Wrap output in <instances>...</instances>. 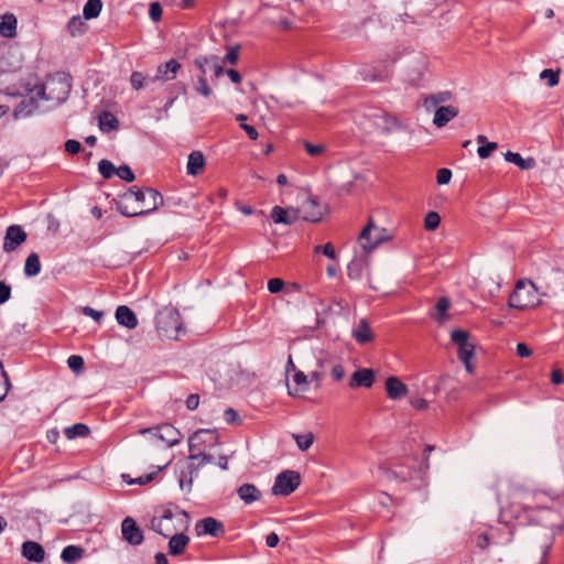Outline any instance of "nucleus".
I'll use <instances>...</instances> for the list:
<instances>
[{
	"instance_id": "nucleus-1",
	"label": "nucleus",
	"mask_w": 564,
	"mask_h": 564,
	"mask_svg": "<svg viewBox=\"0 0 564 564\" xmlns=\"http://www.w3.org/2000/svg\"><path fill=\"white\" fill-rule=\"evenodd\" d=\"M163 205L162 195L154 188L131 187L117 203L118 212L126 217L150 214Z\"/></svg>"
},
{
	"instance_id": "nucleus-2",
	"label": "nucleus",
	"mask_w": 564,
	"mask_h": 564,
	"mask_svg": "<svg viewBox=\"0 0 564 564\" xmlns=\"http://www.w3.org/2000/svg\"><path fill=\"white\" fill-rule=\"evenodd\" d=\"M156 513L151 519L150 528L164 538L189 528V514L175 503L170 502L162 506Z\"/></svg>"
},
{
	"instance_id": "nucleus-3",
	"label": "nucleus",
	"mask_w": 564,
	"mask_h": 564,
	"mask_svg": "<svg viewBox=\"0 0 564 564\" xmlns=\"http://www.w3.org/2000/svg\"><path fill=\"white\" fill-rule=\"evenodd\" d=\"M535 265L540 295L545 297L562 295L564 293V270L554 267L550 260H542Z\"/></svg>"
},
{
	"instance_id": "nucleus-4",
	"label": "nucleus",
	"mask_w": 564,
	"mask_h": 564,
	"mask_svg": "<svg viewBox=\"0 0 564 564\" xmlns=\"http://www.w3.org/2000/svg\"><path fill=\"white\" fill-rule=\"evenodd\" d=\"M540 293L539 283L535 284L527 279L519 280L509 296L508 305L520 311L533 308L541 304Z\"/></svg>"
},
{
	"instance_id": "nucleus-5",
	"label": "nucleus",
	"mask_w": 564,
	"mask_h": 564,
	"mask_svg": "<svg viewBox=\"0 0 564 564\" xmlns=\"http://www.w3.org/2000/svg\"><path fill=\"white\" fill-rule=\"evenodd\" d=\"M70 88L69 79L63 74H57L48 77L43 85L36 86L35 95L40 99L61 104L68 98Z\"/></svg>"
},
{
	"instance_id": "nucleus-6",
	"label": "nucleus",
	"mask_w": 564,
	"mask_h": 564,
	"mask_svg": "<svg viewBox=\"0 0 564 564\" xmlns=\"http://www.w3.org/2000/svg\"><path fill=\"white\" fill-rule=\"evenodd\" d=\"M155 327L161 336L177 339L182 329L180 312L171 306L162 308L155 316Z\"/></svg>"
},
{
	"instance_id": "nucleus-7",
	"label": "nucleus",
	"mask_w": 564,
	"mask_h": 564,
	"mask_svg": "<svg viewBox=\"0 0 564 564\" xmlns=\"http://www.w3.org/2000/svg\"><path fill=\"white\" fill-rule=\"evenodd\" d=\"M214 462V456L206 452H193L188 455L186 463V470H182L178 477L180 487L182 490L192 488L194 477L199 473V469Z\"/></svg>"
},
{
	"instance_id": "nucleus-8",
	"label": "nucleus",
	"mask_w": 564,
	"mask_h": 564,
	"mask_svg": "<svg viewBox=\"0 0 564 564\" xmlns=\"http://www.w3.org/2000/svg\"><path fill=\"white\" fill-rule=\"evenodd\" d=\"M452 341L458 348V359L464 364L466 370L471 373L474 366L471 359L475 355V344L469 340V334L463 329H454L451 334Z\"/></svg>"
},
{
	"instance_id": "nucleus-9",
	"label": "nucleus",
	"mask_w": 564,
	"mask_h": 564,
	"mask_svg": "<svg viewBox=\"0 0 564 564\" xmlns=\"http://www.w3.org/2000/svg\"><path fill=\"white\" fill-rule=\"evenodd\" d=\"M387 239H388V237L386 236V229L378 228L375 225V221L372 218H369L368 224L361 230V232L359 234V237H358L359 243L366 252L372 251L382 241H384Z\"/></svg>"
},
{
	"instance_id": "nucleus-10",
	"label": "nucleus",
	"mask_w": 564,
	"mask_h": 564,
	"mask_svg": "<svg viewBox=\"0 0 564 564\" xmlns=\"http://www.w3.org/2000/svg\"><path fill=\"white\" fill-rule=\"evenodd\" d=\"M139 434H155L156 440L164 443L166 447H173L182 441L181 432L169 423L142 429L139 431Z\"/></svg>"
},
{
	"instance_id": "nucleus-11",
	"label": "nucleus",
	"mask_w": 564,
	"mask_h": 564,
	"mask_svg": "<svg viewBox=\"0 0 564 564\" xmlns=\"http://www.w3.org/2000/svg\"><path fill=\"white\" fill-rule=\"evenodd\" d=\"M301 484V477L297 471L284 470L280 473L274 480L272 494L275 496H289Z\"/></svg>"
},
{
	"instance_id": "nucleus-12",
	"label": "nucleus",
	"mask_w": 564,
	"mask_h": 564,
	"mask_svg": "<svg viewBox=\"0 0 564 564\" xmlns=\"http://www.w3.org/2000/svg\"><path fill=\"white\" fill-rule=\"evenodd\" d=\"M218 444V434L214 430H198L188 438L189 453L206 452Z\"/></svg>"
},
{
	"instance_id": "nucleus-13",
	"label": "nucleus",
	"mask_w": 564,
	"mask_h": 564,
	"mask_svg": "<svg viewBox=\"0 0 564 564\" xmlns=\"http://www.w3.org/2000/svg\"><path fill=\"white\" fill-rule=\"evenodd\" d=\"M121 534L124 541L134 546L140 545L144 540L142 530L131 517L124 518L121 522Z\"/></svg>"
},
{
	"instance_id": "nucleus-14",
	"label": "nucleus",
	"mask_w": 564,
	"mask_h": 564,
	"mask_svg": "<svg viewBox=\"0 0 564 564\" xmlns=\"http://www.w3.org/2000/svg\"><path fill=\"white\" fill-rule=\"evenodd\" d=\"M26 232L19 225H11L7 228L4 240H3V250L4 252H12L17 250L19 246H21L26 240Z\"/></svg>"
},
{
	"instance_id": "nucleus-15",
	"label": "nucleus",
	"mask_w": 564,
	"mask_h": 564,
	"mask_svg": "<svg viewBox=\"0 0 564 564\" xmlns=\"http://www.w3.org/2000/svg\"><path fill=\"white\" fill-rule=\"evenodd\" d=\"M296 209L300 210L302 219L311 223L321 221L324 214L318 202L312 197H307Z\"/></svg>"
},
{
	"instance_id": "nucleus-16",
	"label": "nucleus",
	"mask_w": 564,
	"mask_h": 564,
	"mask_svg": "<svg viewBox=\"0 0 564 564\" xmlns=\"http://www.w3.org/2000/svg\"><path fill=\"white\" fill-rule=\"evenodd\" d=\"M195 531L198 536H220L225 533L224 524L215 518L207 517L196 522Z\"/></svg>"
},
{
	"instance_id": "nucleus-17",
	"label": "nucleus",
	"mask_w": 564,
	"mask_h": 564,
	"mask_svg": "<svg viewBox=\"0 0 564 564\" xmlns=\"http://www.w3.org/2000/svg\"><path fill=\"white\" fill-rule=\"evenodd\" d=\"M271 219L275 224L293 225L300 218V210L294 207L283 208L281 206H274L271 210Z\"/></svg>"
},
{
	"instance_id": "nucleus-18",
	"label": "nucleus",
	"mask_w": 564,
	"mask_h": 564,
	"mask_svg": "<svg viewBox=\"0 0 564 564\" xmlns=\"http://www.w3.org/2000/svg\"><path fill=\"white\" fill-rule=\"evenodd\" d=\"M370 117L373 121V126L384 133L392 132L399 127L398 120L384 111H377Z\"/></svg>"
},
{
	"instance_id": "nucleus-19",
	"label": "nucleus",
	"mask_w": 564,
	"mask_h": 564,
	"mask_svg": "<svg viewBox=\"0 0 564 564\" xmlns=\"http://www.w3.org/2000/svg\"><path fill=\"white\" fill-rule=\"evenodd\" d=\"M459 113V110L455 106H441L437 109H435L434 118H433V124L437 128L445 127L452 119L457 117Z\"/></svg>"
},
{
	"instance_id": "nucleus-20",
	"label": "nucleus",
	"mask_w": 564,
	"mask_h": 564,
	"mask_svg": "<svg viewBox=\"0 0 564 564\" xmlns=\"http://www.w3.org/2000/svg\"><path fill=\"white\" fill-rule=\"evenodd\" d=\"M375 382V372L368 368H361L356 370L349 381L350 388H370Z\"/></svg>"
},
{
	"instance_id": "nucleus-21",
	"label": "nucleus",
	"mask_w": 564,
	"mask_h": 564,
	"mask_svg": "<svg viewBox=\"0 0 564 564\" xmlns=\"http://www.w3.org/2000/svg\"><path fill=\"white\" fill-rule=\"evenodd\" d=\"M181 69V64L175 59L161 64L156 68L154 80H172L176 77L177 72Z\"/></svg>"
},
{
	"instance_id": "nucleus-22",
	"label": "nucleus",
	"mask_w": 564,
	"mask_h": 564,
	"mask_svg": "<svg viewBox=\"0 0 564 564\" xmlns=\"http://www.w3.org/2000/svg\"><path fill=\"white\" fill-rule=\"evenodd\" d=\"M453 93L449 90L437 91L431 94L423 99V106L426 111L437 109L443 104H446L453 99Z\"/></svg>"
},
{
	"instance_id": "nucleus-23",
	"label": "nucleus",
	"mask_w": 564,
	"mask_h": 564,
	"mask_svg": "<svg viewBox=\"0 0 564 564\" xmlns=\"http://www.w3.org/2000/svg\"><path fill=\"white\" fill-rule=\"evenodd\" d=\"M22 555L31 562L40 563L44 561L45 551L40 543L26 541L22 544Z\"/></svg>"
},
{
	"instance_id": "nucleus-24",
	"label": "nucleus",
	"mask_w": 564,
	"mask_h": 564,
	"mask_svg": "<svg viewBox=\"0 0 564 564\" xmlns=\"http://www.w3.org/2000/svg\"><path fill=\"white\" fill-rule=\"evenodd\" d=\"M386 391L391 400H399L408 393V387L399 378L389 377L386 381Z\"/></svg>"
},
{
	"instance_id": "nucleus-25",
	"label": "nucleus",
	"mask_w": 564,
	"mask_h": 564,
	"mask_svg": "<svg viewBox=\"0 0 564 564\" xmlns=\"http://www.w3.org/2000/svg\"><path fill=\"white\" fill-rule=\"evenodd\" d=\"M116 319L118 324L133 329L138 326V318L134 312L126 305H120L116 310Z\"/></svg>"
},
{
	"instance_id": "nucleus-26",
	"label": "nucleus",
	"mask_w": 564,
	"mask_h": 564,
	"mask_svg": "<svg viewBox=\"0 0 564 564\" xmlns=\"http://www.w3.org/2000/svg\"><path fill=\"white\" fill-rule=\"evenodd\" d=\"M39 104L35 97H26L20 101L13 111L14 119H24L32 116L37 109Z\"/></svg>"
},
{
	"instance_id": "nucleus-27",
	"label": "nucleus",
	"mask_w": 564,
	"mask_h": 564,
	"mask_svg": "<svg viewBox=\"0 0 564 564\" xmlns=\"http://www.w3.org/2000/svg\"><path fill=\"white\" fill-rule=\"evenodd\" d=\"M18 20L13 13H4L0 17V34L12 39L17 35Z\"/></svg>"
},
{
	"instance_id": "nucleus-28",
	"label": "nucleus",
	"mask_w": 564,
	"mask_h": 564,
	"mask_svg": "<svg viewBox=\"0 0 564 564\" xmlns=\"http://www.w3.org/2000/svg\"><path fill=\"white\" fill-rule=\"evenodd\" d=\"M237 495L246 505H251L261 498V491L252 484L240 486L237 489Z\"/></svg>"
},
{
	"instance_id": "nucleus-29",
	"label": "nucleus",
	"mask_w": 564,
	"mask_h": 564,
	"mask_svg": "<svg viewBox=\"0 0 564 564\" xmlns=\"http://www.w3.org/2000/svg\"><path fill=\"white\" fill-rule=\"evenodd\" d=\"M189 542V538L184 533H175L169 541V553L173 556L181 555Z\"/></svg>"
},
{
	"instance_id": "nucleus-30",
	"label": "nucleus",
	"mask_w": 564,
	"mask_h": 564,
	"mask_svg": "<svg viewBox=\"0 0 564 564\" xmlns=\"http://www.w3.org/2000/svg\"><path fill=\"white\" fill-rule=\"evenodd\" d=\"M204 166H205V158H204L203 153L200 151H193L188 155V160H187V165H186L187 174L196 176L199 173H202Z\"/></svg>"
},
{
	"instance_id": "nucleus-31",
	"label": "nucleus",
	"mask_w": 564,
	"mask_h": 564,
	"mask_svg": "<svg viewBox=\"0 0 564 564\" xmlns=\"http://www.w3.org/2000/svg\"><path fill=\"white\" fill-rule=\"evenodd\" d=\"M507 162L513 163L523 171L531 170L535 166V160L533 158L523 159L519 153L508 151L505 153Z\"/></svg>"
},
{
	"instance_id": "nucleus-32",
	"label": "nucleus",
	"mask_w": 564,
	"mask_h": 564,
	"mask_svg": "<svg viewBox=\"0 0 564 564\" xmlns=\"http://www.w3.org/2000/svg\"><path fill=\"white\" fill-rule=\"evenodd\" d=\"M352 337L358 344H367L373 339V334L366 319H361L356 329L352 330Z\"/></svg>"
},
{
	"instance_id": "nucleus-33",
	"label": "nucleus",
	"mask_w": 564,
	"mask_h": 564,
	"mask_svg": "<svg viewBox=\"0 0 564 564\" xmlns=\"http://www.w3.org/2000/svg\"><path fill=\"white\" fill-rule=\"evenodd\" d=\"M85 550L78 545H67L61 554L63 562L74 564L84 556Z\"/></svg>"
},
{
	"instance_id": "nucleus-34",
	"label": "nucleus",
	"mask_w": 564,
	"mask_h": 564,
	"mask_svg": "<svg viewBox=\"0 0 564 564\" xmlns=\"http://www.w3.org/2000/svg\"><path fill=\"white\" fill-rule=\"evenodd\" d=\"M451 307V301L442 296L437 300L435 305V313L432 314V317L438 323L444 324L447 321V311Z\"/></svg>"
},
{
	"instance_id": "nucleus-35",
	"label": "nucleus",
	"mask_w": 564,
	"mask_h": 564,
	"mask_svg": "<svg viewBox=\"0 0 564 564\" xmlns=\"http://www.w3.org/2000/svg\"><path fill=\"white\" fill-rule=\"evenodd\" d=\"M41 272V262L36 252H31L24 263V274L29 278L35 276Z\"/></svg>"
},
{
	"instance_id": "nucleus-36",
	"label": "nucleus",
	"mask_w": 564,
	"mask_h": 564,
	"mask_svg": "<svg viewBox=\"0 0 564 564\" xmlns=\"http://www.w3.org/2000/svg\"><path fill=\"white\" fill-rule=\"evenodd\" d=\"M119 127V121L115 115L109 111H102L99 115V128L104 132H110Z\"/></svg>"
},
{
	"instance_id": "nucleus-37",
	"label": "nucleus",
	"mask_w": 564,
	"mask_h": 564,
	"mask_svg": "<svg viewBox=\"0 0 564 564\" xmlns=\"http://www.w3.org/2000/svg\"><path fill=\"white\" fill-rule=\"evenodd\" d=\"M90 433L88 425L84 423H76L72 426L64 429V434L68 440H74L76 437H86Z\"/></svg>"
},
{
	"instance_id": "nucleus-38",
	"label": "nucleus",
	"mask_w": 564,
	"mask_h": 564,
	"mask_svg": "<svg viewBox=\"0 0 564 564\" xmlns=\"http://www.w3.org/2000/svg\"><path fill=\"white\" fill-rule=\"evenodd\" d=\"M102 9L101 0H88L83 9V15L86 20H91L100 14Z\"/></svg>"
},
{
	"instance_id": "nucleus-39",
	"label": "nucleus",
	"mask_w": 564,
	"mask_h": 564,
	"mask_svg": "<svg viewBox=\"0 0 564 564\" xmlns=\"http://www.w3.org/2000/svg\"><path fill=\"white\" fill-rule=\"evenodd\" d=\"M365 264H366V262L362 259H357V258L352 259L347 267L348 278L351 280L361 279Z\"/></svg>"
},
{
	"instance_id": "nucleus-40",
	"label": "nucleus",
	"mask_w": 564,
	"mask_h": 564,
	"mask_svg": "<svg viewBox=\"0 0 564 564\" xmlns=\"http://www.w3.org/2000/svg\"><path fill=\"white\" fill-rule=\"evenodd\" d=\"M150 82H154L153 78L145 76L141 72H133L130 76V84L133 89L140 90L145 87Z\"/></svg>"
},
{
	"instance_id": "nucleus-41",
	"label": "nucleus",
	"mask_w": 564,
	"mask_h": 564,
	"mask_svg": "<svg viewBox=\"0 0 564 564\" xmlns=\"http://www.w3.org/2000/svg\"><path fill=\"white\" fill-rule=\"evenodd\" d=\"M293 437L301 451H307L314 442V435L312 433L295 434Z\"/></svg>"
},
{
	"instance_id": "nucleus-42",
	"label": "nucleus",
	"mask_w": 564,
	"mask_h": 564,
	"mask_svg": "<svg viewBox=\"0 0 564 564\" xmlns=\"http://www.w3.org/2000/svg\"><path fill=\"white\" fill-rule=\"evenodd\" d=\"M116 166L113 165L112 162H110L109 160H101L99 163H98V171L99 173L102 175L104 178H111L115 174H116Z\"/></svg>"
},
{
	"instance_id": "nucleus-43",
	"label": "nucleus",
	"mask_w": 564,
	"mask_h": 564,
	"mask_svg": "<svg viewBox=\"0 0 564 564\" xmlns=\"http://www.w3.org/2000/svg\"><path fill=\"white\" fill-rule=\"evenodd\" d=\"M359 73L364 80H370V82H376V80L381 82V80H384L389 76L387 70L375 74L371 72V69L369 67L361 68V70Z\"/></svg>"
},
{
	"instance_id": "nucleus-44",
	"label": "nucleus",
	"mask_w": 564,
	"mask_h": 564,
	"mask_svg": "<svg viewBox=\"0 0 564 564\" xmlns=\"http://www.w3.org/2000/svg\"><path fill=\"white\" fill-rule=\"evenodd\" d=\"M441 223V217L436 212H429L424 218V228L429 231L435 230Z\"/></svg>"
},
{
	"instance_id": "nucleus-45",
	"label": "nucleus",
	"mask_w": 564,
	"mask_h": 564,
	"mask_svg": "<svg viewBox=\"0 0 564 564\" xmlns=\"http://www.w3.org/2000/svg\"><path fill=\"white\" fill-rule=\"evenodd\" d=\"M194 89H195L196 93H198L199 95L204 96L205 98L210 97L212 94H213L212 88L207 84L206 76H199L198 77L197 84L195 85Z\"/></svg>"
},
{
	"instance_id": "nucleus-46",
	"label": "nucleus",
	"mask_w": 564,
	"mask_h": 564,
	"mask_svg": "<svg viewBox=\"0 0 564 564\" xmlns=\"http://www.w3.org/2000/svg\"><path fill=\"white\" fill-rule=\"evenodd\" d=\"M558 76H560V70L555 72L550 68L542 70L540 74L541 79H547L549 87H554L558 84V79H560Z\"/></svg>"
},
{
	"instance_id": "nucleus-47",
	"label": "nucleus",
	"mask_w": 564,
	"mask_h": 564,
	"mask_svg": "<svg viewBox=\"0 0 564 564\" xmlns=\"http://www.w3.org/2000/svg\"><path fill=\"white\" fill-rule=\"evenodd\" d=\"M116 174L126 182H133L135 178L134 173L126 164L120 165L118 169H116Z\"/></svg>"
},
{
	"instance_id": "nucleus-48",
	"label": "nucleus",
	"mask_w": 564,
	"mask_h": 564,
	"mask_svg": "<svg viewBox=\"0 0 564 564\" xmlns=\"http://www.w3.org/2000/svg\"><path fill=\"white\" fill-rule=\"evenodd\" d=\"M497 142H487L484 145H479L477 149V153L481 159H487L491 155V153L497 150Z\"/></svg>"
},
{
	"instance_id": "nucleus-49",
	"label": "nucleus",
	"mask_w": 564,
	"mask_h": 564,
	"mask_svg": "<svg viewBox=\"0 0 564 564\" xmlns=\"http://www.w3.org/2000/svg\"><path fill=\"white\" fill-rule=\"evenodd\" d=\"M9 391V379L7 373L2 370V364L0 362V401H2Z\"/></svg>"
},
{
	"instance_id": "nucleus-50",
	"label": "nucleus",
	"mask_w": 564,
	"mask_h": 564,
	"mask_svg": "<svg viewBox=\"0 0 564 564\" xmlns=\"http://www.w3.org/2000/svg\"><path fill=\"white\" fill-rule=\"evenodd\" d=\"M83 24L84 23L79 17H73L67 24L70 34L73 36H75L76 34H80L83 32Z\"/></svg>"
},
{
	"instance_id": "nucleus-51",
	"label": "nucleus",
	"mask_w": 564,
	"mask_h": 564,
	"mask_svg": "<svg viewBox=\"0 0 564 564\" xmlns=\"http://www.w3.org/2000/svg\"><path fill=\"white\" fill-rule=\"evenodd\" d=\"M67 365L68 367L75 371V372H78L83 369L84 367V359L83 357L78 356V355H72L68 359H67Z\"/></svg>"
},
{
	"instance_id": "nucleus-52",
	"label": "nucleus",
	"mask_w": 564,
	"mask_h": 564,
	"mask_svg": "<svg viewBox=\"0 0 564 564\" xmlns=\"http://www.w3.org/2000/svg\"><path fill=\"white\" fill-rule=\"evenodd\" d=\"M304 148L311 156H318L325 150V147L323 144H312L311 142L307 141L304 142Z\"/></svg>"
},
{
	"instance_id": "nucleus-53",
	"label": "nucleus",
	"mask_w": 564,
	"mask_h": 564,
	"mask_svg": "<svg viewBox=\"0 0 564 564\" xmlns=\"http://www.w3.org/2000/svg\"><path fill=\"white\" fill-rule=\"evenodd\" d=\"M210 64V56H198L194 59V65L199 69L200 76H206V65Z\"/></svg>"
},
{
	"instance_id": "nucleus-54",
	"label": "nucleus",
	"mask_w": 564,
	"mask_h": 564,
	"mask_svg": "<svg viewBox=\"0 0 564 564\" xmlns=\"http://www.w3.org/2000/svg\"><path fill=\"white\" fill-rule=\"evenodd\" d=\"M452 178V171L448 169H441L437 172V184L438 185H446L449 183Z\"/></svg>"
},
{
	"instance_id": "nucleus-55",
	"label": "nucleus",
	"mask_w": 564,
	"mask_h": 564,
	"mask_svg": "<svg viewBox=\"0 0 564 564\" xmlns=\"http://www.w3.org/2000/svg\"><path fill=\"white\" fill-rule=\"evenodd\" d=\"M330 375L335 381H340L345 377V369L340 364H334L330 367Z\"/></svg>"
},
{
	"instance_id": "nucleus-56",
	"label": "nucleus",
	"mask_w": 564,
	"mask_h": 564,
	"mask_svg": "<svg viewBox=\"0 0 564 564\" xmlns=\"http://www.w3.org/2000/svg\"><path fill=\"white\" fill-rule=\"evenodd\" d=\"M149 14H150V18L154 21V22H158L161 20V17H162V8L160 6L159 2H152L150 4V10H149Z\"/></svg>"
},
{
	"instance_id": "nucleus-57",
	"label": "nucleus",
	"mask_w": 564,
	"mask_h": 564,
	"mask_svg": "<svg viewBox=\"0 0 564 564\" xmlns=\"http://www.w3.org/2000/svg\"><path fill=\"white\" fill-rule=\"evenodd\" d=\"M284 286L283 280L274 278L268 281V290L270 293H279Z\"/></svg>"
},
{
	"instance_id": "nucleus-58",
	"label": "nucleus",
	"mask_w": 564,
	"mask_h": 564,
	"mask_svg": "<svg viewBox=\"0 0 564 564\" xmlns=\"http://www.w3.org/2000/svg\"><path fill=\"white\" fill-rule=\"evenodd\" d=\"M319 251H322L323 254L326 256L329 259H335L336 258L335 249L332 246V243H329V242L324 245V246L315 247V252H319Z\"/></svg>"
},
{
	"instance_id": "nucleus-59",
	"label": "nucleus",
	"mask_w": 564,
	"mask_h": 564,
	"mask_svg": "<svg viewBox=\"0 0 564 564\" xmlns=\"http://www.w3.org/2000/svg\"><path fill=\"white\" fill-rule=\"evenodd\" d=\"M11 296V288L4 281H0V305L4 304Z\"/></svg>"
},
{
	"instance_id": "nucleus-60",
	"label": "nucleus",
	"mask_w": 564,
	"mask_h": 564,
	"mask_svg": "<svg viewBox=\"0 0 564 564\" xmlns=\"http://www.w3.org/2000/svg\"><path fill=\"white\" fill-rule=\"evenodd\" d=\"M238 58H239V46H234V47H230L227 52V54L225 55V61L228 62L229 64H236L238 62Z\"/></svg>"
},
{
	"instance_id": "nucleus-61",
	"label": "nucleus",
	"mask_w": 564,
	"mask_h": 564,
	"mask_svg": "<svg viewBox=\"0 0 564 564\" xmlns=\"http://www.w3.org/2000/svg\"><path fill=\"white\" fill-rule=\"evenodd\" d=\"M80 149H82V145L77 140L70 139L65 142V150H66V152H68L70 154L78 153L80 151Z\"/></svg>"
},
{
	"instance_id": "nucleus-62",
	"label": "nucleus",
	"mask_w": 564,
	"mask_h": 564,
	"mask_svg": "<svg viewBox=\"0 0 564 564\" xmlns=\"http://www.w3.org/2000/svg\"><path fill=\"white\" fill-rule=\"evenodd\" d=\"M210 65H212L215 77H219L224 74V66L221 64H219L217 56H215V55L210 56Z\"/></svg>"
},
{
	"instance_id": "nucleus-63",
	"label": "nucleus",
	"mask_w": 564,
	"mask_h": 564,
	"mask_svg": "<svg viewBox=\"0 0 564 564\" xmlns=\"http://www.w3.org/2000/svg\"><path fill=\"white\" fill-rule=\"evenodd\" d=\"M83 313H84V315L94 318L96 322H100L104 316V312L96 311L89 306L83 307Z\"/></svg>"
},
{
	"instance_id": "nucleus-64",
	"label": "nucleus",
	"mask_w": 564,
	"mask_h": 564,
	"mask_svg": "<svg viewBox=\"0 0 564 564\" xmlns=\"http://www.w3.org/2000/svg\"><path fill=\"white\" fill-rule=\"evenodd\" d=\"M517 355L521 358H528L532 355V350L527 344L519 343L517 345Z\"/></svg>"
}]
</instances>
